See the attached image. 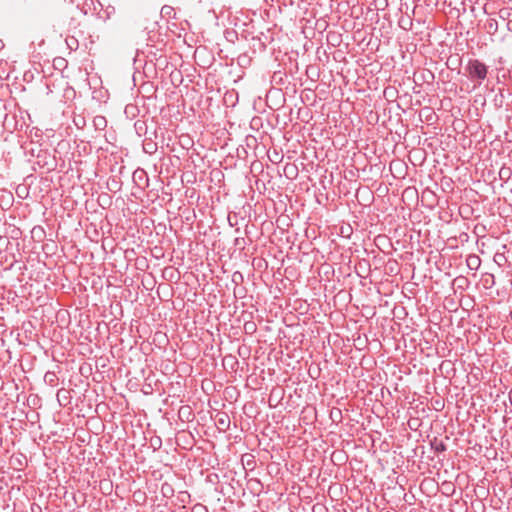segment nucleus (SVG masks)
<instances>
[{"mask_svg": "<svg viewBox=\"0 0 512 512\" xmlns=\"http://www.w3.org/2000/svg\"><path fill=\"white\" fill-rule=\"evenodd\" d=\"M466 70L472 81H477L478 85L482 83L487 77L488 68L487 66L477 59H471L468 61Z\"/></svg>", "mask_w": 512, "mask_h": 512, "instance_id": "1", "label": "nucleus"}, {"mask_svg": "<svg viewBox=\"0 0 512 512\" xmlns=\"http://www.w3.org/2000/svg\"><path fill=\"white\" fill-rule=\"evenodd\" d=\"M466 264L470 270H478L481 265V259L476 254H470L466 258Z\"/></svg>", "mask_w": 512, "mask_h": 512, "instance_id": "2", "label": "nucleus"}, {"mask_svg": "<svg viewBox=\"0 0 512 512\" xmlns=\"http://www.w3.org/2000/svg\"><path fill=\"white\" fill-rule=\"evenodd\" d=\"M143 151L151 155L157 151V144L151 139H145L143 142Z\"/></svg>", "mask_w": 512, "mask_h": 512, "instance_id": "3", "label": "nucleus"}, {"mask_svg": "<svg viewBox=\"0 0 512 512\" xmlns=\"http://www.w3.org/2000/svg\"><path fill=\"white\" fill-rule=\"evenodd\" d=\"M93 125L96 130H104L107 126V120L104 116L97 115L93 119Z\"/></svg>", "mask_w": 512, "mask_h": 512, "instance_id": "4", "label": "nucleus"}, {"mask_svg": "<svg viewBox=\"0 0 512 512\" xmlns=\"http://www.w3.org/2000/svg\"><path fill=\"white\" fill-rule=\"evenodd\" d=\"M485 27L488 33L494 34L498 29L497 21L495 19H488Z\"/></svg>", "mask_w": 512, "mask_h": 512, "instance_id": "5", "label": "nucleus"}, {"mask_svg": "<svg viewBox=\"0 0 512 512\" xmlns=\"http://www.w3.org/2000/svg\"><path fill=\"white\" fill-rule=\"evenodd\" d=\"M134 127L139 136L146 132V124L144 121L137 120L134 124Z\"/></svg>", "mask_w": 512, "mask_h": 512, "instance_id": "6", "label": "nucleus"}, {"mask_svg": "<svg viewBox=\"0 0 512 512\" xmlns=\"http://www.w3.org/2000/svg\"><path fill=\"white\" fill-rule=\"evenodd\" d=\"M44 381L50 385H53L54 382L56 381V375L54 372H46L45 375H44Z\"/></svg>", "mask_w": 512, "mask_h": 512, "instance_id": "7", "label": "nucleus"}, {"mask_svg": "<svg viewBox=\"0 0 512 512\" xmlns=\"http://www.w3.org/2000/svg\"><path fill=\"white\" fill-rule=\"evenodd\" d=\"M66 44L69 49L75 50L78 48V40L74 37H70L66 39Z\"/></svg>", "mask_w": 512, "mask_h": 512, "instance_id": "8", "label": "nucleus"}, {"mask_svg": "<svg viewBox=\"0 0 512 512\" xmlns=\"http://www.w3.org/2000/svg\"><path fill=\"white\" fill-rule=\"evenodd\" d=\"M151 446L154 448V450L159 449L162 445L161 438L156 437L154 439H151Z\"/></svg>", "mask_w": 512, "mask_h": 512, "instance_id": "9", "label": "nucleus"}, {"mask_svg": "<svg viewBox=\"0 0 512 512\" xmlns=\"http://www.w3.org/2000/svg\"><path fill=\"white\" fill-rule=\"evenodd\" d=\"M510 170L508 168H502L499 172V176L501 179H509L510 177Z\"/></svg>", "mask_w": 512, "mask_h": 512, "instance_id": "10", "label": "nucleus"}, {"mask_svg": "<svg viewBox=\"0 0 512 512\" xmlns=\"http://www.w3.org/2000/svg\"><path fill=\"white\" fill-rule=\"evenodd\" d=\"M161 492L164 496H167L168 493H172L173 492V489L170 485L168 484H163L162 487H161Z\"/></svg>", "mask_w": 512, "mask_h": 512, "instance_id": "11", "label": "nucleus"}, {"mask_svg": "<svg viewBox=\"0 0 512 512\" xmlns=\"http://www.w3.org/2000/svg\"><path fill=\"white\" fill-rule=\"evenodd\" d=\"M172 12H173V8L171 6H168V5L163 6L162 9H161V13L163 15L170 16Z\"/></svg>", "mask_w": 512, "mask_h": 512, "instance_id": "12", "label": "nucleus"}, {"mask_svg": "<svg viewBox=\"0 0 512 512\" xmlns=\"http://www.w3.org/2000/svg\"><path fill=\"white\" fill-rule=\"evenodd\" d=\"M229 422V417L227 415H224L223 417L218 419V423L221 426H228Z\"/></svg>", "mask_w": 512, "mask_h": 512, "instance_id": "13", "label": "nucleus"}, {"mask_svg": "<svg viewBox=\"0 0 512 512\" xmlns=\"http://www.w3.org/2000/svg\"><path fill=\"white\" fill-rule=\"evenodd\" d=\"M446 450V445L442 442L436 445L435 451L437 452H444Z\"/></svg>", "mask_w": 512, "mask_h": 512, "instance_id": "14", "label": "nucleus"}, {"mask_svg": "<svg viewBox=\"0 0 512 512\" xmlns=\"http://www.w3.org/2000/svg\"><path fill=\"white\" fill-rule=\"evenodd\" d=\"M32 512H41V507L37 504H33L31 507Z\"/></svg>", "mask_w": 512, "mask_h": 512, "instance_id": "15", "label": "nucleus"}, {"mask_svg": "<svg viewBox=\"0 0 512 512\" xmlns=\"http://www.w3.org/2000/svg\"><path fill=\"white\" fill-rule=\"evenodd\" d=\"M239 279H242V275L239 272L234 273L233 282H237Z\"/></svg>", "mask_w": 512, "mask_h": 512, "instance_id": "16", "label": "nucleus"}, {"mask_svg": "<svg viewBox=\"0 0 512 512\" xmlns=\"http://www.w3.org/2000/svg\"><path fill=\"white\" fill-rule=\"evenodd\" d=\"M239 279H242V275L239 272L234 273L233 282H237Z\"/></svg>", "mask_w": 512, "mask_h": 512, "instance_id": "17", "label": "nucleus"}, {"mask_svg": "<svg viewBox=\"0 0 512 512\" xmlns=\"http://www.w3.org/2000/svg\"><path fill=\"white\" fill-rule=\"evenodd\" d=\"M74 122L77 127H81V125L85 124V120L83 118H81L79 121L75 119Z\"/></svg>", "mask_w": 512, "mask_h": 512, "instance_id": "18", "label": "nucleus"}, {"mask_svg": "<svg viewBox=\"0 0 512 512\" xmlns=\"http://www.w3.org/2000/svg\"><path fill=\"white\" fill-rule=\"evenodd\" d=\"M3 47H4V43H3V41L0 39V50H2V49H3Z\"/></svg>", "mask_w": 512, "mask_h": 512, "instance_id": "19", "label": "nucleus"}, {"mask_svg": "<svg viewBox=\"0 0 512 512\" xmlns=\"http://www.w3.org/2000/svg\"><path fill=\"white\" fill-rule=\"evenodd\" d=\"M253 326H254L253 324H250L249 325V330H252Z\"/></svg>", "mask_w": 512, "mask_h": 512, "instance_id": "20", "label": "nucleus"}, {"mask_svg": "<svg viewBox=\"0 0 512 512\" xmlns=\"http://www.w3.org/2000/svg\"><path fill=\"white\" fill-rule=\"evenodd\" d=\"M253 326H254L253 324H250L249 325V330H252Z\"/></svg>", "mask_w": 512, "mask_h": 512, "instance_id": "21", "label": "nucleus"}]
</instances>
